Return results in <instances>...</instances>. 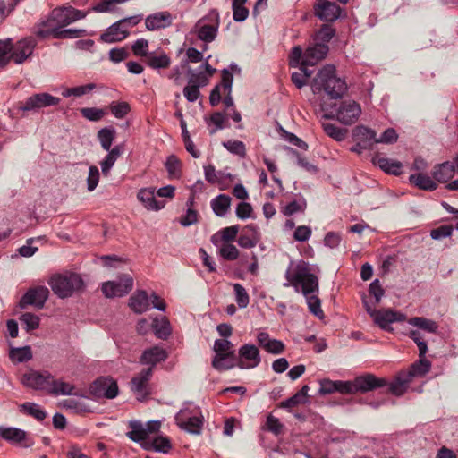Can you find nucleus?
Returning a JSON list of instances; mask_svg holds the SVG:
<instances>
[{"mask_svg":"<svg viewBox=\"0 0 458 458\" xmlns=\"http://www.w3.org/2000/svg\"><path fill=\"white\" fill-rule=\"evenodd\" d=\"M148 30H157L169 27L172 24V16L168 12H158L148 15L145 21Z\"/></svg>","mask_w":458,"mask_h":458,"instance_id":"a878e982","label":"nucleus"},{"mask_svg":"<svg viewBox=\"0 0 458 458\" xmlns=\"http://www.w3.org/2000/svg\"><path fill=\"white\" fill-rule=\"evenodd\" d=\"M260 240L258 227L254 224L244 226L237 239L238 245L244 249L255 247Z\"/></svg>","mask_w":458,"mask_h":458,"instance_id":"412c9836","label":"nucleus"},{"mask_svg":"<svg viewBox=\"0 0 458 458\" xmlns=\"http://www.w3.org/2000/svg\"><path fill=\"white\" fill-rule=\"evenodd\" d=\"M219 254L225 260L233 261L238 259L240 252L234 245L226 242L219 249Z\"/></svg>","mask_w":458,"mask_h":458,"instance_id":"864d4df0","label":"nucleus"},{"mask_svg":"<svg viewBox=\"0 0 458 458\" xmlns=\"http://www.w3.org/2000/svg\"><path fill=\"white\" fill-rule=\"evenodd\" d=\"M52 291L59 298L70 297L75 291L83 287V280L76 273H65L53 276L48 281Z\"/></svg>","mask_w":458,"mask_h":458,"instance_id":"20e7f679","label":"nucleus"},{"mask_svg":"<svg viewBox=\"0 0 458 458\" xmlns=\"http://www.w3.org/2000/svg\"><path fill=\"white\" fill-rule=\"evenodd\" d=\"M361 114V108L360 105L353 101L348 100L341 103L339 108L336 111L335 115L324 114L325 118H336L341 123L345 125H351L354 123Z\"/></svg>","mask_w":458,"mask_h":458,"instance_id":"423d86ee","label":"nucleus"},{"mask_svg":"<svg viewBox=\"0 0 458 458\" xmlns=\"http://www.w3.org/2000/svg\"><path fill=\"white\" fill-rule=\"evenodd\" d=\"M311 89L314 94L324 90L330 98L338 99L347 91V83L344 79L336 76L335 66L327 65L313 79Z\"/></svg>","mask_w":458,"mask_h":458,"instance_id":"f03ea898","label":"nucleus"},{"mask_svg":"<svg viewBox=\"0 0 458 458\" xmlns=\"http://www.w3.org/2000/svg\"><path fill=\"white\" fill-rule=\"evenodd\" d=\"M222 144L230 153L239 156L240 157H245L246 147L242 141L229 140L224 141Z\"/></svg>","mask_w":458,"mask_h":458,"instance_id":"09e8293b","label":"nucleus"},{"mask_svg":"<svg viewBox=\"0 0 458 458\" xmlns=\"http://www.w3.org/2000/svg\"><path fill=\"white\" fill-rule=\"evenodd\" d=\"M21 411L33 417L38 421H43L47 417V412L37 403H25L21 405Z\"/></svg>","mask_w":458,"mask_h":458,"instance_id":"37998d69","label":"nucleus"},{"mask_svg":"<svg viewBox=\"0 0 458 458\" xmlns=\"http://www.w3.org/2000/svg\"><path fill=\"white\" fill-rule=\"evenodd\" d=\"M10 358L17 362H25L32 359V352L30 346L13 348Z\"/></svg>","mask_w":458,"mask_h":458,"instance_id":"de8ad7c7","label":"nucleus"},{"mask_svg":"<svg viewBox=\"0 0 458 458\" xmlns=\"http://www.w3.org/2000/svg\"><path fill=\"white\" fill-rule=\"evenodd\" d=\"M146 64L148 67L154 70L166 69L171 64V58L164 52L160 54L151 52L148 55Z\"/></svg>","mask_w":458,"mask_h":458,"instance_id":"e433bc0d","label":"nucleus"},{"mask_svg":"<svg viewBox=\"0 0 458 458\" xmlns=\"http://www.w3.org/2000/svg\"><path fill=\"white\" fill-rule=\"evenodd\" d=\"M116 131L113 127H105L98 131V140L105 150H110L115 139Z\"/></svg>","mask_w":458,"mask_h":458,"instance_id":"4c0bfd02","label":"nucleus"},{"mask_svg":"<svg viewBox=\"0 0 458 458\" xmlns=\"http://www.w3.org/2000/svg\"><path fill=\"white\" fill-rule=\"evenodd\" d=\"M189 72L191 73L190 83L198 85V88L204 87L208 83L209 78L204 72L200 71L198 73L191 72V70Z\"/></svg>","mask_w":458,"mask_h":458,"instance_id":"69168bd1","label":"nucleus"},{"mask_svg":"<svg viewBox=\"0 0 458 458\" xmlns=\"http://www.w3.org/2000/svg\"><path fill=\"white\" fill-rule=\"evenodd\" d=\"M304 53L300 46L294 47L289 56V64L293 67H297L303 61Z\"/></svg>","mask_w":458,"mask_h":458,"instance_id":"338daca9","label":"nucleus"},{"mask_svg":"<svg viewBox=\"0 0 458 458\" xmlns=\"http://www.w3.org/2000/svg\"><path fill=\"white\" fill-rule=\"evenodd\" d=\"M430 368L431 362L425 357H421L417 362L412 364L411 369L406 373L413 378L416 376H424L429 371Z\"/></svg>","mask_w":458,"mask_h":458,"instance_id":"c03bdc74","label":"nucleus"},{"mask_svg":"<svg viewBox=\"0 0 458 458\" xmlns=\"http://www.w3.org/2000/svg\"><path fill=\"white\" fill-rule=\"evenodd\" d=\"M133 287V279L129 275L122 276L118 281H108L102 284L101 290L106 298L122 297Z\"/></svg>","mask_w":458,"mask_h":458,"instance_id":"1a4fd4ad","label":"nucleus"},{"mask_svg":"<svg viewBox=\"0 0 458 458\" xmlns=\"http://www.w3.org/2000/svg\"><path fill=\"white\" fill-rule=\"evenodd\" d=\"M36 35L41 38H46L52 36L54 38H78L87 35L86 30L83 29H64V28H50V29H38Z\"/></svg>","mask_w":458,"mask_h":458,"instance_id":"4468645a","label":"nucleus"},{"mask_svg":"<svg viewBox=\"0 0 458 458\" xmlns=\"http://www.w3.org/2000/svg\"><path fill=\"white\" fill-rule=\"evenodd\" d=\"M306 208V200L304 199H301L299 200H293L288 203L284 210V214L285 216H292L297 212H303Z\"/></svg>","mask_w":458,"mask_h":458,"instance_id":"13d9d810","label":"nucleus"},{"mask_svg":"<svg viewBox=\"0 0 458 458\" xmlns=\"http://www.w3.org/2000/svg\"><path fill=\"white\" fill-rule=\"evenodd\" d=\"M130 308L136 313H143L148 310L149 298L146 291H137L129 299Z\"/></svg>","mask_w":458,"mask_h":458,"instance_id":"c85d7f7f","label":"nucleus"},{"mask_svg":"<svg viewBox=\"0 0 458 458\" xmlns=\"http://www.w3.org/2000/svg\"><path fill=\"white\" fill-rule=\"evenodd\" d=\"M85 17L86 13L72 6L57 7L50 13L47 20L38 25V29L64 28Z\"/></svg>","mask_w":458,"mask_h":458,"instance_id":"7ed1b4c3","label":"nucleus"},{"mask_svg":"<svg viewBox=\"0 0 458 458\" xmlns=\"http://www.w3.org/2000/svg\"><path fill=\"white\" fill-rule=\"evenodd\" d=\"M352 137L354 140L364 142L365 148L369 150L378 143L376 131L363 125L356 126L353 129Z\"/></svg>","mask_w":458,"mask_h":458,"instance_id":"5701e85b","label":"nucleus"},{"mask_svg":"<svg viewBox=\"0 0 458 458\" xmlns=\"http://www.w3.org/2000/svg\"><path fill=\"white\" fill-rule=\"evenodd\" d=\"M59 98L48 93L34 94L28 98L21 106L23 111H36L47 106H55L60 103Z\"/></svg>","mask_w":458,"mask_h":458,"instance_id":"ddd939ff","label":"nucleus"},{"mask_svg":"<svg viewBox=\"0 0 458 458\" xmlns=\"http://www.w3.org/2000/svg\"><path fill=\"white\" fill-rule=\"evenodd\" d=\"M129 35L127 28L122 21H118L112 24L105 33L101 35V39L106 43L122 41Z\"/></svg>","mask_w":458,"mask_h":458,"instance_id":"393cba45","label":"nucleus"},{"mask_svg":"<svg viewBox=\"0 0 458 458\" xmlns=\"http://www.w3.org/2000/svg\"><path fill=\"white\" fill-rule=\"evenodd\" d=\"M408 323L428 333H436L438 329V325L436 321L424 317L411 318Z\"/></svg>","mask_w":458,"mask_h":458,"instance_id":"58836bf2","label":"nucleus"},{"mask_svg":"<svg viewBox=\"0 0 458 458\" xmlns=\"http://www.w3.org/2000/svg\"><path fill=\"white\" fill-rule=\"evenodd\" d=\"M13 50L12 39L0 40V69L6 66L11 60Z\"/></svg>","mask_w":458,"mask_h":458,"instance_id":"49530a36","label":"nucleus"},{"mask_svg":"<svg viewBox=\"0 0 458 458\" xmlns=\"http://www.w3.org/2000/svg\"><path fill=\"white\" fill-rule=\"evenodd\" d=\"M152 376V368L142 369L131 381V390L137 395L139 401H142L149 393L148 392V382Z\"/></svg>","mask_w":458,"mask_h":458,"instance_id":"aec40b11","label":"nucleus"},{"mask_svg":"<svg viewBox=\"0 0 458 458\" xmlns=\"http://www.w3.org/2000/svg\"><path fill=\"white\" fill-rule=\"evenodd\" d=\"M152 327L155 331V335L160 339H166L171 334L170 323L165 317L161 319H154Z\"/></svg>","mask_w":458,"mask_h":458,"instance_id":"79ce46f5","label":"nucleus"},{"mask_svg":"<svg viewBox=\"0 0 458 458\" xmlns=\"http://www.w3.org/2000/svg\"><path fill=\"white\" fill-rule=\"evenodd\" d=\"M412 378L406 372L400 373L392 382L387 381V385L384 387V393L392 394L396 396L403 395L408 389Z\"/></svg>","mask_w":458,"mask_h":458,"instance_id":"4be33fe9","label":"nucleus"},{"mask_svg":"<svg viewBox=\"0 0 458 458\" xmlns=\"http://www.w3.org/2000/svg\"><path fill=\"white\" fill-rule=\"evenodd\" d=\"M233 8V19L237 22L244 21L249 16V9L244 5L233 4H232Z\"/></svg>","mask_w":458,"mask_h":458,"instance_id":"0e129e2a","label":"nucleus"},{"mask_svg":"<svg viewBox=\"0 0 458 458\" xmlns=\"http://www.w3.org/2000/svg\"><path fill=\"white\" fill-rule=\"evenodd\" d=\"M455 173V167L451 162H444L434 167L432 175L436 182L440 183L447 182Z\"/></svg>","mask_w":458,"mask_h":458,"instance_id":"7c9ffc66","label":"nucleus"},{"mask_svg":"<svg viewBox=\"0 0 458 458\" xmlns=\"http://www.w3.org/2000/svg\"><path fill=\"white\" fill-rule=\"evenodd\" d=\"M0 437L12 445H20L25 448L33 445V441L27 438V432L17 428L0 427Z\"/></svg>","mask_w":458,"mask_h":458,"instance_id":"a211bd4d","label":"nucleus"},{"mask_svg":"<svg viewBox=\"0 0 458 458\" xmlns=\"http://www.w3.org/2000/svg\"><path fill=\"white\" fill-rule=\"evenodd\" d=\"M328 53V46L327 44L316 43L310 46L304 52L303 64L315 65L318 61L324 59Z\"/></svg>","mask_w":458,"mask_h":458,"instance_id":"b1692460","label":"nucleus"},{"mask_svg":"<svg viewBox=\"0 0 458 458\" xmlns=\"http://www.w3.org/2000/svg\"><path fill=\"white\" fill-rule=\"evenodd\" d=\"M48 296L49 290L46 286L30 288L20 300L19 306L21 309H25L29 305H34L38 309H42Z\"/></svg>","mask_w":458,"mask_h":458,"instance_id":"f8f14e48","label":"nucleus"},{"mask_svg":"<svg viewBox=\"0 0 458 458\" xmlns=\"http://www.w3.org/2000/svg\"><path fill=\"white\" fill-rule=\"evenodd\" d=\"M453 230L454 228L451 225H444L435 229H432L430 231V236L434 240H441L451 236Z\"/></svg>","mask_w":458,"mask_h":458,"instance_id":"bf43d9fd","label":"nucleus"},{"mask_svg":"<svg viewBox=\"0 0 458 458\" xmlns=\"http://www.w3.org/2000/svg\"><path fill=\"white\" fill-rule=\"evenodd\" d=\"M20 320L26 326L28 332L37 329L39 327V317L33 313H24L21 316Z\"/></svg>","mask_w":458,"mask_h":458,"instance_id":"5fc2aeb1","label":"nucleus"},{"mask_svg":"<svg viewBox=\"0 0 458 458\" xmlns=\"http://www.w3.org/2000/svg\"><path fill=\"white\" fill-rule=\"evenodd\" d=\"M81 114L89 121L98 122L106 114V111L97 107H83L80 110Z\"/></svg>","mask_w":458,"mask_h":458,"instance_id":"603ef678","label":"nucleus"},{"mask_svg":"<svg viewBox=\"0 0 458 458\" xmlns=\"http://www.w3.org/2000/svg\"><path fill=\"white\" fill-rule=\"evenodd\" d=\"M409 181L411 184L423 191H433L437 188L435 180L423 173L411 174Z\"/></svg>","mask_w":458,"mask_h":458,"instance_id":"473e14b6","label":"nucleus"},{"mask_svg":"<svg viewBox=\"0 0 458 458\" xmlns=\"http://www.w3.org/2000/svg\"><path fill=\"white\" fill-rule=\"evenodd\" d=\"M36 47V41L33 38H26L13 44V50L11 54V60L15 64H22L28 57H30Z\"/></svg>","mask_w":458,"mask_h":458,"instance_id":"f3484780","label":"nucleus"},{"mask_svg":"<svg viewBox=\"0 0 458 458\" xmlns=\"http://www.w3.org/2000/svg\"><path fill=\"white\" fill-rule=\"evenodd\" d=\"M284 287L293 286L296 292H301L306 297L309 310L314 316L321 318L324 316L321 301L314 293L318 292V278L310 272L309 264L303 260L290 263L286 272Z\"/></svg>","mask_w":458,"mask_h":458,"instance_id":"f257e3e1","label":"nucleus"},{"mask_svg":"<svg viewBox=\"0 0 458 458\" xmlns=\"http://www.w3.org/2000/svg\"><path fill=\"white\" fill-rule=\"evenodd\" d=\"M109 109L111 113L118 119L124 118L129 112L131 111V106L127 102H115L113 101L110 106Z\"/></svg>","mask_w":458,"mask_h":458,"instance_id":"3c124183","label":"nucleus"},{"mask_svg":"<svg viewBox=\"0 0 458 458\" xmlns=\"http://www.w3.org/2000/svg\"><path fill=\"white\" fill-rule=\"evenodd\" d=\"M220 16L216 9L210 10L195 25L198 38L205 43L213 42L217 37Z\"/></svg>","mask_w":458,"mask_h":458,"instance_id":"39448f33","label":"nucleus"},{"mask_svg":"<svg viewBox=\"0 0 458 458\" xmlns=\"http://www.w3.org/2000/svg\"><path fill=\"white\" fill-rule=\"evenodd\" d=\"M335 30L331 25H323L320 30L318 31L316 38L317 40L321 41L320 44H327L329 42L332 38L335 36Z\"/></svg>","mask_w":458,"mask_h":458,"instance_id":"e2e57ef3","label":"nucleus"},{"mask_svg":"<svg viewBox=\"0 0 458 458\" xmlns=\"http://www.w3.org/2000/svg\"><path fill=\"white\" fill-rule=\"evenodd\" d=\"M231 201L232 199L230 196L225 194H219L216 198H214L211 202L210 206L214 211V213L217 216H225L231 207Z\"/></svg>","mask_w":458,"mask_h":458,"instance_id":"f704fd0d","label":"nucleus"},{"mask_svg":"<svg viewBox=\"0 0 458 458\" xmlns=\"http://www.w3.org/2000/svg\"><path fill=\"white\" fill-rule=\"evenodd\" d=\"M166 358V352L160 347L155 346L143 352L140 357V362L142 364L151 365L150 368H152L158 362L164 361Z\"/></svg>","mask_w":458,"mask_h":458,"instance_id":"c756f323","label":"nucleus"},{"mask_svg":"<svg viewBox=\"0 0 458 458\" xmlns=\"http://www.w3.org/2000/svg\"><path fill=\"white\" fill-rule=\"evenodd\" d=\"M175 423L181 428L191 434L199 435L203 426V418L194 414L188 409L181 410L175 415Z\"/></svg>","mask_w":458,"mask_h":458,"instance_id":"6e6552de","label":"nucleus"},{"mask_svg":"<svg viewBox=\"0 0 458 458\" xmlns=\"http://www.w3.org/2000/svg\"><path fill=\"white\" fill-rule=\"evenodd\" d=\"M129 428L131 431L127 433V437L132 441L140 442L148 439L145 427L140 421H131Z\"/></svg>","mask_w":458,"mask_h":458,"instance_id":"a19ab883","label":"nucleus"},{"mask_svg":"<svg viewBox=\"0 0 458 458\" xmlns=\"http://www.w3.org/2000/svg\"><path fill=\"white\" fill-rule=\"evenodd\" d=\"M235 360L240 369H254L261 361L259 350L254 344H245L239 348Z\"/></svg>","mask_w":458,"mask_h":458,"instance_id":"0eeeda50","label":"nucleus"},{"mask_svg":"<svg viewBox=\"0 0 458 458\" xmlns=\"http://www.w3.org/2000/svg\"><path fill=\"white\" fill-rule=\"evenodd\" d=\"M89 392L97 398L113 399L118 394V386L111 377H99L92 383Z\"/></svg>","mask_w":458,"mask_h":458,"instance_id":"9b49d317","label":"nucleus"},{"mask_svg":"<svg viewBox=\"0 0 458 458\" xmlns=\"http://www.w3.org/2000/svg\"><path fill=\"white\" fill-rule=\"evenodd\" d=\"M387 380L383 377H377L375 375L367 373L354 378L355 393H367L377 388H384Z\"/></svg>","mask_w":458,"mask_h":458,"instance_id":"2eb2a0df","label":"nucleus"},{"mask_svg":"<svg viewBox=\"0 0 458 458\" xmlns=\"http://www.w3.org/2000/svg\"><path fill=\"white\" fill-rule=\"evenodd\" d=\"M143 446L145 449L152 448L164 454H167L172 448L169 438L162 436L155 437L151 442H146Z\"/></svg>","mask_w":458,"mask_h":458,"instance_id":"ea45409f","label":"nucleus"},{"mask_svg":"<svg viewBox=\"0 0 458 458\" xmlns=\"http://www.w3.org/2000/svg\"><path fill=\"white\" fill-rule=\"evenodd\" d=\"M314 13L320 20L332 22L339 18L341 8L334 2L318 0L317 4L314 5Z\"/></svg>","mask_w":458,"mask_h":458,"instance_id":"dca6fc26","label":"nucleus"},{"mask_svg":"<svg viewBox=\"0 0 458 458\" xmlns=\"http://www.w3.org/2000/svg\"><path fill=\"white\" fill-rule=\"evenodd\" d=\"M165 166L170 176H177L181 172L182 164L174 155H170L165 163Z\"/></svg>","mask_w":458,"mask_h":458,"instance_id":"6e6d98bb","label":"nucleus"},{"mask_svg":"<svg viewBox=\"0 0 458 458\" xmlns=\"http://www.w3.org/2000/svg\"><path fill=\"white\" fill-rule=\"evenodd\" d=\"M252 211L253 209L250 203L242 201L238 204L235 213L238 218L247 219L251 216Z\"/></svg>","mask_w":458,"mask_h":458,"instance_id":"774afa93","label":"nucleus"},{"mask_svg":"<svg viewBox=\"0 0 458 458\" xmlns=\"http://www.w3.org/2000/svg\"><path fill=\"white\" fill-rule=\"evenodd\" d=\"M264 428L277 436L283 432L284 425L277 418L270 414L267 417Z\"/></svg>","mask_w":458,"mask_h":458,"instance_id":"4d7b16f0","label":"nucleus"},{"mask_svg":"<svg viewBox=\"0 0 458 458\" xmlns=\"http://www.w3.org/2000/svg\"><path fill=\"white\" fill-rule=\"evenodd\" d=\"M99 177H100V174H99L98 168L95 165L89 166V175L87 178L88 191H93L97 188L98 182H99Z\"/></svg>","mask_w":458,"mask_h":458,"instance_id":"680f3d73","label":"nucleus"},{"mask_svg":"<svg viewBox=\"0 0 458 458\" xmlns=\"http://www.w3.org/2000/svg\"><path fill=\"white\" fill-rule=\"evenodd\" d=\"M51 376L52 375L47 371L44 373L32 371L23 375L22 383L26 386L36 390H42L48 394Z\"/></svg>","mask_w":458,"mask_h":458,"instance_id":"6ab92c4d","label":"nucleus"},{"mask_svg":"<svg viewBox=\"0 0 458 458\" xmlns=\"http://www.w3.org/2000/svg\"><path fill=\"white\" fill-rule=\"evenodd\" d=\"M131 49L135 55L144 56L146 60L148 59V55L150 54L148 53V41L144 38L137 39L132 45Z\"/></svg>","mask_w":458,"mask_h":458,"instance_id":"052dcab7","label":"nucleus"},{"mask_svg":"<svg viewBox=\"0 0 458 458\" xmlns=\"http://www.w3.org/2000/svg\"><path fill=\"white\" fill-rule=\"evenodd\" d=\"M108 154L105 157V158L100 162L101 170L104 175H107L114 166L116 160L120 157L123 151V145H116L110 150H107Z\"/></svg>","mask_w":458,"mask_h":458,"instance_id":"72a5a7b5","label":"nucleus"},{"mask_svg":"<svg viewBox=\"0 0 458 458\" xmlns=\"http://www.w3.org/2000/svg\"><path fill=\"white\" fill-rule=\"evenodd\" d=\"M364 305L367 312L374 318L375 323L384 330H389V325L391 323L405 320V316L403 314L395 312L390 309L377 310L369 307L367 301H364Z\"/></svg>","mask_w":458,"mask_h":458,"instance_id":"9d476101","label":"nucleus"},{"mask_svg":"<svg viewBox=\"0 0 458 458\" xmlns=\"http://www.w3.org/2000/svg\"><path fill=\"white\" fill-rule=\"evenodd\" d=\"M48 394L53 395H77L73 385L56 380L53 376H51Z\"/></svg>","mask_w":458,"mask_h":458,"instance_id":"2f4dec72","label":"nucleus"},{"mask_svg":"<svg viewBox=\"0 0 458 458\" xmlns=\"http://www.w3.org/2000/svg\"><path fill=\"white\" fill-rule=\"evenodd\" d=\"M236 355L234 352H229L225 354L216 355L212 360V366L218 371H224L234 367Z\"/></svg>","mask_w":458,"mask_h":458,"instance_id":"c9c22d12","label":"nucleus"},{"mask_svg":"<svg viewBox=\"0 0 458 458\" xmlns=\"http://www.w3.org/2000/svg\"><path fill=\"white\" fill-rule=\"evenodd\" d=\"M322 128L327 136L336 141L344 140L347 134V131L345 129H341L333 123H323Z\"/></svg>","mask_w":458,"mask_h":458,"instance_id":"a18cd8bd","label":"nucleus"},{"mask_svg":"<svg viewBox=\"0 0 458 458\" xmlns=\"http://www.w3.org/2000/svg\"><path fill=\"white\" fill-rule=\"evenodd\" d=\"M373 163L386 174L394 175H400L402 174L403 165L399 161L376 156L373 158Z\"/></svg>","mask_w":458,"mask_h":458,"instance_id":"cd10ccee","label":"nucleus"},{"mask_svg":"<svg viewBox=\"0 0 458 458\" xmlns=\"http://www.w3.org/2000/svg\"><path fill=\"white\" fill-rule=\"evenodd\" d=\"M235 301L241 309L246 308L250 303V296L246 289L240 284L236 283L233 284Z\"/></svg>","mask_w":458,"mask_h":458,"instance_id":"8fccbe9b","label":"nucleus"},{"mask_svg":"<svg viewBox=\"0 0 458 458\" xmlns=\"http://www.w3.org/2000/svg\"><path fill=\"white\" fill-rule=\"evenodd\" d=\"M138 199L148 210H159L164 208L163 201H157L155 198V191L152 188H145L139 191L137 194Z\"/></svg>","mask_w":458,"mask_h":458,"instance_id":"bb28decb","label":"nucleus"}]
</instances>
